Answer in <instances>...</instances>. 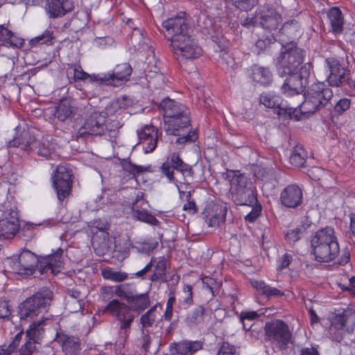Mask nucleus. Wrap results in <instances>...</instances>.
Masks as SVG:
<instances>
[{"label":"nucleus","mask_w":355,"mask_h":355,"mask_svg":"<svg viewBox=\"0 0 355 355\" xmlns=\"http://www.w3.org/2000/svg\"><path fill=\"white\" fill-rule=\"evenodd\" d=\"M183 292L185 294L183 303L185 304L187 306H191L193 304L192 286L190 285L184 286L183 288Z\"/></svg>","instance_id":"57"},{"label":"nucleus","mask_w":355,"mask_h":355,"mask_svg":"<svg viewBox=\"0 0 355 355\" xmlns=\"http://www.w3.org/2000/svg\"><path fill=\"white\" fill-rule=\"evenodd\" d=\"M52 112L59 121H64L71 116L73 110L67 101H62L52 109Z\"/></svg>","instance_id":"36"},{"label":"nucleus","mask_w":355,"mask_h":355,"mask_svg":"<svg viewBox=\"0 0 355 355\" xmlns=\"http://www.w3.org/2000/svg\"><path fill=\"white\" fill-rule=\"evenodd\" d=\"M299 355H320L317 348L314 347H303L301 349Z\"/></svg>","instance_id":"62"},{"label":"nucleus","mask_w":355,"mask_h":355,"mask_svg":"<svg viewBox=\"0 0 355 355\" xmlns=\"http://www.w3.org/2000/svg\"><path fill=\"white\" fill-rule=\"evenodd\" d=\"M106 309L120 321V328L125 331L124 334L127 336L128 329L135 318L130 308L125 304L121 303L116 300H113L108 304Z\"/></svg>","instance_id":"19"},{"label":"nucleus","mask_w":355,"mask_h":355,"mask_svg":"<svg viewBox=\"0 0 355 355\" xmlns=\"http://www.w3.org/2000/svg\"><path fill=\"white\" fill-rule=\"evenodd\" d=\"M53 39V31L50 29L46 30L42 35L33 38L31 40V45H37V44H48Z\"/></svg>","instance_id":"47"},{"label":"nucleus","mask_w":355,"mask_h":355,"mask_svg":"<svg viewBox=\"0 0 355 355\" xmlns=\"http://www.w3.org/2000/svg\"><path fill=\"white\" fill-rule=\"evenodd\" d=\"M351 105V101L347 98L340 99L334 106V111L338 114H341L347 110Z\"/></svg>","instance_id":"54"},{"label":"nucleus","mask_w":355,"mask_h":355,"mask_svg":"<svg viewBox=\"0 0 355 355\" xmlns=\"http://www.w3.org/2000/svg\"><path fill=\"white\" fill-rule=\"evenodd\" d=\"M261 24L264 28L275 30L282 23L281 16L275 11L270 12V15H264L262 17Z\"/></svg>","instance_id":"39"},{"label":"nucleus","mask_w":355,"mask_h":355,"mask_svg":"<svg viewBox=\"0 0 355 355\" xmlns=\"http://www.w3.org/2000/svg\"><path fill=\"white\" fill-rule=\"evenodd\" d=\"M21 139L14 138L8 143V147H18L23 150L29 152L33 150L34 146L37 145V154L40 156L46 159H54L57 156L54 143L46 139L37 141L30 136L28 132L25 131L21 133Z\"/></svg>","instance_id":"10"},{"label":"nucleus","mask_w":355,"mask_h":355,"mask_svg":"<svg viewBox=\"0 0 355 355\" xmlns=\"http://www.w3.org/2000/svg\"><path fill=\"white\" fill-rule=\"evenodd\" d=\"M11 314V311L8 302L0 300V318H8Z\"/></svg>","instance_id":"58"},{"label":"nucleus","mask_w":355,"mask_h":355,"mask_svg":"<svg viewBox=\"0 0 355 355\" xmlns=\"http://www.w3.org/2000/svg\"><path fill=\"white\" fill-rule=\"evenodd\" d=\"M53 318L50 315L42 316L39 320H34L26 331V337L40 342L44 334L45 327L51 324Z\"/></svg>","instance_id":"27"},{"label":"nucleus","mask_w":355,"mask_h":355,"mask_svg":"<svg viewBox=\"0 0 355 355\" xmlns=\"http://www.w3.org/2000/svg\"><path fill=\"white\" fill-rule=\"evenodd\" d=\"M191 196V194L190 195V197L188 198H187V194H184L182 196V198L185 197L186 199L187 200V202L183 206V209L190 214H194L197 211V209L196 203L193 200H189ZM180 198H181L180 196Z\"/></svg>","instance_id":"56"},{"label":"nucleus","mask_w":355,"mask_h":355,"mask_svg":"<svg viewBox=\"0 0 355 355\" xmlns=\"http://www.w3.org/2000/svg\"><path fill=\"white\" fill-rule=\"evenodd\" d=\"M80 293L77 291H69L66 297V309L71 313H76L82 309V304L79 300Z\"/></svg>","instance_id":"37"},{"label":"nucleus","mask_w":355,"mask_h":355,"mask_svg":"<svg viewBox=\"0 0 355 355\" xmlns=\"http://www.w3.org/2000/svg\"><path fill=\"white\" fill-rule=\"evenodd\" d=\"M236 352L234 346L228 343H223L217 355H234Z\"/></svg>","instance_id":"55"},{"label":"nucleus","mask_w":355,"mask_h":355,"mask_svg":"<svg viewBox=\"0 0 355 355\" xmlns=\"http://www.w3.org/2000/svg\"><path fill=\"white\" fill-rule=\"evenodd\" d=\"M63 250L58 248L54 253L40 257V272L41 274L49 272L56 275L63 268Z\"/></svg>","instance_id":"20"},{"label":"nucleus","mask_w":355,"mask_h":355,"mask_svg":"<svg viewBox=\"0 0 355 355\" xmlns=\"http://www.w3.org/2000/svg\"><path fill=\"white\" fill-rule=\"evenodd\" d=\"M131 73V66L128 63H122L116 65L112 73L90 74V83L118 87L128 80Z\"/></svg>","instance_id":"14"},{"label":"nucleus","mask_w":355,"mask_h":355,"mask_svg":"<svg viewBox=\"0 0 355 355\" xmlns=\"http://www.w3.org/2000/svg\"><path fill=\"white\" fill-rule=\"evenodd\" d=\"M203 315V309L198 307L195 309L187 318V322L189 324H196L199 322Z\"/></svg>","instance_id":"53"},{"label":"nucleus","mask_w":355,"mask_h":355,"mask_svg":"<svg viewBox=\"0 0 355 355\" xmlns=\"http://www.w3.org/2000/svg\"><path fill=\"white\" fill-rule=\"evenodd\" d=\"M325 64L329 72L327 80L329 85L338 87L345 81L346 69L340 64L338 60L334 58H328L326 60Z\"/></svg>","instance_id":"23"},{"label":"nucleus","mask_w":355,"mask_h":355,"mask_svg":"<svg viewBox=\"0 0 355 355\" xmlns=\"http://www.w3.org/2000/svg\"><path fill=\"white\" fill-rule=\"evenodd\" d=\"M0 42L8 47L20 48L24 44V40L15 35L3 24L0 25Z\"/></svg>","instance_id":"30"},{"label":"nucleus","mask_w":355,"mask_h":355,"mask_svg":"<svg viewBox=\"0 0 355 355\" xmlns=\"http://www.w3.org/2000/svg\"><path fill=\"white\" fill-rule=\"evenodd\" d=\"M149 263H151V268L153 267V273L150 277V281H157L165 275L166 259L164 257H153Z\"/></svg>","instance_id":"32"},{"label":"nucleus","mask_w":355,"mask_h":355,"mask_svg":"<svg viewBox=\"0 0 355 355\" xmlns=\"http://www.w3.org/2000/svg\"><path fill=\"white\" fill-rule=\"evenodd\" d=\"M290 163L295 167L302 166L304 162L305 159L304 155H301L300 152H298L297 149H295L290 157H289Z\"/></svg>","instance_id":"52"},{"label":"nucleus","mask_w":355,"mask_h":355,"mask_svg":"<svg viewBox=\"0 0 355 355\" xmlns=\"http://www.w3.org/2000/svg\"><path fill=\"white\" fill-rule=\"evenodd\" d=\"M151 270V263H148L144 268L140 270L139 271L132 274L131 278L133 277H141L143 278L144 276Z\"/></svg>","instance_id":"63"},{"label":"nucleus","mask_w":355,"mask_h":355,"mask_svg":"<svg viewBox=\"0 0 355 355\" xmlns=\"http://www.w3.org/2000/svg\"><path fill=\"white\" fill-rule=\"evenodd\" d=\"M352 310L343 309L338 310L331 315L328 334L332 340L340 342L346 331H353L354 321L352 318Z\"/></svg>","instance_id":"11"},{"label":"nucleus","mask_w":355,"mask_h":355,"mask_svg":"<svg viewBox=\"0 0 355 355\" xmlns=\"http://www.w3.org/2000/svg\"><path fill=\"white\" fill-rule=\"evenodd\" d=\"M266 340L275 345L279 349H286L292 343V333L282 320H275L265 326Z\"/></svg>","instance_id":"13"},{"label":"nucleus","mask_w":355,"mask_h":355,"mask_svg":"<svg viewBox=\"0 0 355 355\" xmlns=\"http://www.w3.org/2000/svg\"><path fill=\"white\" fill-rule=\"evenodd\" d=\"M161 169L168 182L175 185L181 198L184 194H187V198L190 197L193 171L189 165L184 164L178 154L173 153L162 164Z\"/></svg>","instance_id":"5"},{"label":"nucleus","mask_w":355,"mask_h":355,"mask_svg":"<svg viewBox=\"0 0 355 355\" xmlns=\"http://www.w3.org/2000/svg\"><path fill=\"white\" fill-rule=\"evenodd\" d=\"M184 16L185 13L181 12L165 20L162 25L171 36V45L178 60L197 59L202 55V49L197 41L189 34Z\"/></svg>","instance_id":"1"},{"label":"nucleus","mask_w":355,"mask_h":355,"mask_svg":"<svg viewBox=\"0 0 355 355\" xmlns=\"http://www.w3.org/2000/svg\"><path fill=\"white\" fill-rule=\"evenodd\" d=\"M327 15L332 31L336 34L340 33L343 26V17L341 11L339 8L334 7L329 9Z\"/></svg>","instance_id":"35"},{"label":"nucleus","mask_w":355,"mask_h":355,"mask_svg":"<svg viewBox=\"0 0 355 355\" xmlns=\"http://www.w3.org/2000/svg\"><path fill=\"white\" fill-rule=\"evenodd\" d=\"M73 77L75 81L84 80L87 78L88 74L80 66H76L73 69Z\"/></svg>","instance_id":"60"},{"label":"nucleus","mask_w":355,"mask_h":355,"mask_svg":"<svg viewBox=\"0 0 355 355\" xmlns=\"http://www.w3.org/2000/svg\"><path fill=\"white\" fill-rule=\"evenodd\" d=\"M251 78L255 83L260 85H268L272 80V74L268 68L254 65L252 69Z\"/></svg>","instance_id":"33"},{"label":"nucleus","mask_w":355,"mask_h":355,"mask_svg":"<svg viewBox=\"0 0 355 355\" xmlns=\"http://www.w3.org/2000/svg\"><path fill=\"white\" fill-rule=\"evenodd\" d=\"M312 65L310 62L305 63L300 70H295L287 73L284 85L282 87V92L288 96H292L299 94L304 91L308 84V79Z\"/></svg>","instance_id":"12"},{"label":"nucleus","mask_w":355,"mask_h":355,"mask_svg":"<svg viewBox=\"0 0 355 355\" xmlns=\"http://www.w3.org/2000/svg\"><path fill=\"white\" fill-rule=\"evenodd\" d=\"M0 207V237L12 239L19 228V216L17 207L5 205Z\"/></svg>","instance_id":"15"},{"label":"nucleus","mask_w":355,"mask_h":355,"mask_svg":"<svg viewBox=\"0 0 355 355\" xmlns=\"http://www.w3.org/2000/svg\"><path fill=\"white\" fill-rule=\"evenodd\" d=\"M40 343L37 340L31 339L30 337L26 336V343L21 346L20 349L21 355H31L35 349V344Z\"/></svg>","instance_id":"49"},{"label":"nucleus","mask_w":355,"mask_h":355,"mask_svg":"<svg viewBox=\"0 0 355 355\" xmlns=\"http://www.w3.org/2000/svg\"><path fill=\"white\" fill-rule=\"evenodd\" d=\"M304 102L296 107L286 109L291 119L300 121L314 113L320 106L327 104L333 97V92L323 82H317L311 85L304 94Z\"/></svg>","instance_id":"4"},{"label":"nucleus","mask_w":355,"mask_h":355,"mask_svg":"<svg viewBox=\"0 0 355 355\" xmlns=\"http://www.w3.org/2000/svg\"><path fill=\"white\" fill-rule=\"evenodd\" d=\"M157 241L148 239L135 242L132 248H135L139 252L149 253L157 248Z\"/></svg>","instance_id":"42"},{"label":"nucleus","mask_w":355,"mask_h":355,"mask_svg":"<svg viewBox=\"0 0 355 355\" xmlns=\"http://www.w3.org/2000/svg\"><path fill=\"white\" fill-rule=\"evenodd\" d=\"M262 314H263V313L258 314L256 311L242 312L240 315V321L243 324V329L249 330L252 327V324H245V320L252 321Z\"/></svg>","instance_id":"48"},{"label":"nucleus","mask_w":355,"mask_h":355,"mask_svg":"<svg viewBox=\"0 0 355 355\" xmlns=\"http://www.w3.org/2000/svg\"><path fill=\"white\" fill-rule=\"evenodd\" d=\"M134 216L139 220L151 225H158L159 220L146 209H136L133 207Z\"/></svg>","instance_id":"41"},{"label":"nucleus","mask_w":355,"mask_h":355,"mask_svg":"<svg viewBox=\"0 0 355 355\" xmlns=\"http://www.w3.org/2000/svg\"><path fill=\"white\" fill-rule=\"evenodd\" d=\"M223 177L230 182V193L234 203L236 205L252 207L245 219L250 223L254 222L260 216L262 207L257 202L251 182L239 171L227 170L223 173Z\"/></svg>","instance_id":"3"},{"label":"nucleus","mask_w":355,"mask_h":355,"mask_svg":"<svg viewBox=\"0 0 355 355\" xmlns=\"http://www.w3.org/2000/svg\"><path fill=\"white\" fill-rule=\"evenodd\" d=\"M250 284L259 294L266 297H278L284 295V293L278 288L271 287L261 280L251 279Z\"/></svg>","instance_id":"31"},{"label":"nucleus","mask_w":355,"mask_h":355,"mask_svg":"<svg viewBox=\"0 0 355 355\" xmlns=\"http://www.w3.org/2000/svg\"><path fill=\"white\" fill-rule=\"evenodd\" d=\"M114 293L116 295L119 297L125 299L128 302L134 298L135 286L131 284H121L116 286L114 288L113 287H104L102 289V293Z\"/></svg>","instance_id":"29"},{"label":"nucleus","mask_w":355,"mask_h":355,"mask_svg":"<svg viewBox=\"0 0 355 355\" xmlns=\"http://www.w3.org/2000/svg\"><path fill=\"white\" fill-rule=\"evenodd\" d=\"M61 221L64 223H65L67 222L66 220H64L62 218H48L46 220H44L42 223H33L28 222L26 225L27 226V227L28 229L33 228V227H37V226L38 227L42 226L43 227H52L57 225L58 224V223L61 222Z\"/></svg>","instance_id":"46"},{"label":"nucleus","mask_w":355,"mask_h":355,"mask_svg":"<svg viewBox=\"0 0 355 355\" xmlns=\"http://www.w3.org/2000/svg\"><path fill=\"white\" fill-rule=\"evenodd\" d=\"M304 231V228L302 226L291 229L286 232L285 237L289 242L294 243L300 239Z\"/></svg>","instance_id":"51"},{"label":"nucleus","mask_w":355,"mask_h":355,"mask_svg":"<svg viewBox=\"0 0 355 355\" xmlns=\"http://www.w3.org/2000/svg\"><path fill=\"white\" fill-rule=\"evenodd\" d=\"M24 335L22 331H19L15 336L13 340L10 343L8 346H3L1 349L0 355H9L19 345L21 338Z\"/></svg>","instance_id":"45"},{"label":"nucleus","mask_w":355,"mask_h":355,"mask_svg":"<svg viewBox=\"0 0 355 355\" xmlns=\"http://www.w3.org/2000/svg\"><path fill=\"white\" fill-rule=\"evenodd\" d=\"M72 173L64 165L57 166L53 176V185L60 201L67 197L72 187Z\"/></svg>","instance_id":"17"},{"label":"nucleus","mask_w":355,"mask_h":355,"mask_svg":"<svg viewBox=\"0 0 355 355\" xmlns=\"http://www.w3.org/2000/svg\"><path fill=\"white\" fill-rule=\"evenodd\" d=\"M151 270V263H148L144 268L140 270L139 271L132 274L131 278L133 277H141L143 278L144 276Z\"/></svg>","instance_id":"64"},{"label":"nucleus","mask_w":355,"mask_h":355,"mask_svg":"<svg viewBox=\"0 0 355 355\" xmlns=\"http://www.w3.org/2000/svg\"><path fill=\"white\" fill-rule=\"evenodd\" d=\"M279 200L284 206L295 208L302 201V189L296 184L288 185L281 192Z\"/></svg>","instance_id":"25"},{"label":"nucleus","mask_w":355,"mask_h":355,"mask_svg":"<svg viewBox=\"0 0 355 355\" xmlns=\"http://www.w3.org/2000/svg\"><path fill=\"white\" fill-rule=\"evenodd\" d=\"M74 8L73 0H46L45 12L49 18H60Z\"/></svg>","instance_id":"22"},{"label":"nucleus","mask_w":355,"mask_h":355,"mask_svg":"<svg viewBox=\"0 0 355 355\" xmlns=\"http://www.w3.org/2000/svg\"><path fill=\"white\" fill-rule=\"evenodd\" d=\"M218 62L223 69L227 73H230V76H232V73L238 67L234 59L226 51L221 52Z\"/></svg>","instance_id":"38"},{"label":"nucleus","mask_w":355,"mask_h":355,"mask_svg":"<svg viewBox=\"0 0 355 355\" xmlns=\"http://www.w3.org/2000/svg\"><path fill=\"white\" fill-rule=\"evenodd\" d=\"M55 340L61 345L65 355H78L80 352V340L62 331H57Z\"/></svg>","instance_id":"26"},{"label":"nucleus","mask_w":355,"mask_h":355,"mask_svg":"<svg viewBox=\"0 0 355 355\" xmlns=\"http://www.w3.org/2000/svg\"><path fill=\"white\" fill-rule=\"evenodd\" d=\"M310 242L311 252L319 262L327 263L334 260L340 250L334 230L330 227L318 230Z\"/></svg>","instance_id":"6"},{"label":"nucleus","mask_w":355,"mask_h":355,"mask_svg":"<svg viewBox=\"0 0 355 355\" xmlns=\"http://www.w3.org/2000/svg\"><path fill=\"white\" fill-rule=\"evenodd\" d=\"M130 302H132L134 309L137 311H142L147 308L150 304V301L146 294L136 295L134 294V298Z\"/></svg>","instance_id":"43"},{"label":"nucleus","mask_w":355,"mask_h":355,"mask_svg":"<svg viewBox=\"0 0 355 355\" xmlns=\"http://www.w3.org/2000/svg\"><path fill=\"white\" fill-rule=\"evenodd\" d=\"M103 277L115 282H120L128 278L126 272L115 270L111 268H105L101 271Z\"/></svg>","instance_id":"40"},{"label":"nucleus","mask_w":355,"mask_h":355,"mask_svg":"<svg viewBox=\"0 0 355 355\" xmlns=\"http://www.w3.org/2000/svg\"><path fill=\"white\" fill-rule=\"evenodd\" d=\"M292 260V256L288 254H284L277 261V269L282 270L287 268Z\"/></svg>","instance_id":"59"},{"label":"nucleus","mask_w":355,"mask_h":355,"mask_svg":"<svg viewBox=\"0 0 355 355\" xmlns=\"http://www.w3.org/2000/svg\"><path fill=\"white\" fill-rule=\"evenodd\" d=\"M259 102L267 108H279L280 110H285L287 113L286 109L291 107L290 106L284 107L281 98L270 93L261 94L259 97Z\"/></svg>","instance_id":"34"},{"label":"nucleus","mask_w":355,"mask_h":355,"mask_svg":"<svg viewBox=\"0 0 355 355\" xmlns=\"http://www.w3.org/2000/svg\"><path fill=\"white\" fill-rule=\"evenodd\" d=\"M40 258L28 250H23L18 256H12L9 259L10 268L15 273L30 275L36 267L40 269Z\"/></svg>","instance_id":"16"},{"label":"nucleus","mask_w":355,"mask_h":355,"mask_svg":"<svg viewBox=\"0 0 355 355\" xmlns=\"http://www.w3.org/2000/svg\"><path fill=\"white\" fill-rule=\"evenodd\" d=\"M202 347L200 341L182 340L171 344L170 351L173 355H193Z\"/></svg>","instance_id":"28"},{"label":"nucleus","mask_w":355,"mask_h":355,"mask_svg":"<svg viewBox=\"0 0 355 355\" xmlns=\"http://www.w3.org/2000/svg\"><path fill=\"white\" fill-rule=\"evenodd\" d=\"M304 51L297 48L293 42L282 48L280 55L277 58L276 65L279 73L283 76L287 73L297 70L304 60Z\"/></svg>","instance_id":"9"},{"label":"nucleus","mask_w":355,"mask_h":355,"mask_svg":"<svg viewBox=\"0 0 355 355\" xmlns=\"http://www.w3.org/2000/svg\"><path fill=\"white\" fill-rule=\"evenodd\" d=\"M113 40L111 37H98L94 40L93 44L96 46H98L101 47H105L107 45L112 44Z\"/></svg>","instance_id":"61"},{"label":"nucleus","mask_w":355,"mask_h":355,"mask_svg":"<svg viewBox=\"0 0 355 355\" xmlns=\"http://www.w3.org/2000/svg\"><path fill=\"white\" fill-rule=\"evenodd\" d=\"M155 306L152 307L141 317L140 321L143 327H149L153 324L158 315Z\"/></svg>","instance_id":"44"},{"label":"nucleus","mask_w":355,"mask_h":355,"mask_svg":"<svg viewBox=\"0 0 355 355\" xmlns=\"http://www.w3.org/2000/svg\"><path fill=\"white\" fill-rule=\"evenodd\" d=\"M202 214L209 227H217L225 220L227 207L223 205L210 204L205 207Z\"/></svg>","instance_id":"21"},{"label":"nucleus","mask_w":355,"mask_h":355,"mask_svg":"<svg viewBox=\"0 0 355 355\" xmlns=\"http://www.w3.org/2000/svg\"><path fill=\"white\" fill-rule=\"evenodd\" d=\"M160 105L164 111L165 130L168 135L179 137L176 143L185 144L197 139L196 132L190 128L189 110L184 105L167 98Z\"/></svg>","instance_id":"2"},{"label":"nucleus","mask_w":355,"mask_h":355,"mask_svg":"<svg viewBox=\"0 0 355 355\" xmlns=\"http://www.w3.org/2000/svg\"><path fill=\"white\" fill-rule=\"evenodd\" d=\"M139 144L145 153L153 152L157 144V130L153 125H146L137 132Z\"/></svg>","instance_id":"24"},{"label":"nucleus","mask_w":355,"mask_h":355,"mask_svg":"<svg viewBox=\"0 0 355 355\" xmlns=\"http://www.w3.org/2000/svg\"><path fill=\"white\" fill-rule=\"evenodd\" d=\"M53 293L44 289L27 298L19 306L18 314L21 320H32L50 305Z\"/></svg>","instance_id":"8"},{"label":"nucleus","mask_w":355,"mask_h":355,"mask_svg":"<svg viewBox=\"0 0 355 355\" xmlns=\"http://www.w3.org/2000/svg\"><path fill=\"white\" fill-rule=\"evenodd\" d=\"M107 226V223L104 221L94 222L92 226L90 225V232L93 234L92 246L96 254L99 256L105 254L109 248Z\"/></svg>","instance_id":"18"},{"label":"nucleus","mask_w":355,"mask_h":355,"mask_svg":"<svg viewBox=\"0 0 355 355\" xmlns=\"http://www.w3.org/2000/svg\"><path fill=\"white\" fill-rule=\"evenodd\" d=\"M274 38L272 36L267 35L265 38L259 39L254 45V51L260 53L264 51L270 44L273 42Z\"/></svg>","instance_id":"50"},{"label":"nucleus","mask_w":355,"mask_h":355,"mask_svg":"<svg viewBox=\"0 0 355 355\" xmlns=\"http://www.w3.org/2000/svg\"><path fill=\"white\" fill-rule=\"evenodd\" d=\"M130 103V101L126 96H122L112 100L105 107V112H94L90 116V135H101L106 130L112 128L107 124L108 120L106 116H113L119 114Z\"/></svg>","instance_id":"7"}]
</instances>
